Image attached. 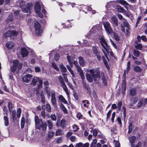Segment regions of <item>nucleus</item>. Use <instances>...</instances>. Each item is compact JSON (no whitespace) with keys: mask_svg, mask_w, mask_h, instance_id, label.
Instances as JSON below:
<instances>
[{"mask_svg":"<svg viewBox=\"0 0 147 147\" xmlns=\"http://www.w3.org/2000/svg\"><path fill=\"white\" fill-rule=\"evenodd\" d=\"M90 75L86 74V77L88 81L90 82H91L94 79L95 81L97 79L100 78V74L98 71L95 69H90L89 71Z\"/></svg>","mask_w":147,"mask_h":147,"instance_id":"f257e3e1","label":"nucleus"},{"mask_svg":"<svg viewBox=\"0 0 147 147\" xmlns=\"http://www.w3.org/2000/svg\"><path fill=\"white\" fill-rule=\"evenodd\" d=\"M34 120L36 125V128L39 129L42 128L43 131H45L47 128V125L46 123H43L41 119H39L38 116H36Z\"/></svg>","mask_w":147,"mask_h":147,"instance_id":"f03ea898","label":"nucleus"},{"mask_svg":"<svg viewBox=\"0 0 147 147\" xmlns=\"http://www.w3.org/2000/svg\"><path fill=\"white\" fill-rule=\"evenodd\" d=\"M25 3L23 1H21L20 4V6L22 9V11L26 13H30L31 9L32 7V4L30 3H28L26 5H24L23 4Z\"/></svg>","mask_w":147,"mask_h":147,"instance_id":"7ed1b4c3","label":"nucleus"},{"mask_svg":"<svg viewBox=\"0 0 147 147\" xmlns=\"http://www.w3.org/2000/svg\"><path fill=\"white\" fill-rule=\"evenodd\" d=\"M100 43L101 44L102 46L105 50L107 53L105 52V51L102 49V51L104 53L105 56L106 57H107V54L109 53V50L108 49V45L107 42L103 38H101L100 39Z\"/></svg>","mask_w":147,"mask_h":147,"instance_id":"20e7f679","label":"nucleus"},{"mask_svg":"<svg viewBox=\"0 0 147 147\" xmlns=\"http://www.w3.org/2000/svg\"><path fill=\"white\" fill-rule=\"evenodd\" d=\"M103 24L107 33L109 35H111L113 33L112 28L109 22H104L103 23Z\"/></svg>","mask_w":147,"mask_h":147,"instance_id":"39448f33","label":"nucleus"},{"mask_svg":"<svg viewBox=\"0 0 147 147\" xmlns=\"http://www.w3.org/2000/svg\"><path fill=\"white\" fill-rule=\"evenodd\" d=\"M18 34V32L14 30H9L7 31L5 34L6 37H10L13 39L15 38Z\"/></svg>","mask_w":147,"mask_h":147,"instance_id":"423d86ee","label":"nucleus"},{"mask_svg":"<svg viewBox=\"0 0 147 147\" xmlns=\"http://www.w3.org/2000/svg\"><path fill=\"white\" fill-rule=\"evenodd\" d=\"M34 27L35 30V32L37 35H40L42 30L40 29V23L37 21L34 22Z\"/></svg>","mask_w":147,"mask_h":147,"instance_id":"0eeeda50","label":"nucleus"},{"mask_svg":"<svg viewBox=\"0 0 147 147\" xmlns=\"http://www.w3.org/2000/svg\"><path fill=\"white\" fill-rule=\"evenodd\" d=\"M32 75L29 74H26L22 78V79L23 81L26 83L28 82L32 78Z\"/></svg>","mask_w":147,"mask_h":147,"instance_id":"6e6552de","label":"nucleus"},{"mask_svg":"<svg viewBox=\"0 0 147 147\" xmlns=\"http://www.w3.org/2000/svg\"><path fill=\"white\" fill-rule=\"evenodd\" d=\"M13 66L18 68L19 69H20L22 66V64L20 63H19V61L18 60H15L13 61Z\"/></svg>","mask_w":147,"mask_h":147,"instance_id":"1a4fd4ad","label":"nucleus"},{"mask_svg":"<svg viewBox=\"0 0 147 147\" xmlns=\"http://www.w3.org/2000/svg\"><path fill=\"white\" fill-rule=\"evenodd\" d=\"M136 140V137L135 136H131L129 138V141L131 143V147H139V145L140 144L139 143H138V144H137L135 147H134V144H133L134 143Z\"/></svg>","mask_w":147,"mask_h":147,"instance_id":"9d476101","label":"nucleus"},{"mask_svg":"<svg viewBox=\"0 0 147 147\" xmlns=\"http://www.w3.org/2000/svg\"><path fill=\"white\" fill-rule=\"evenodd\" d=\"M20 53L22 57H24L28 55V51L26 48H22L21 49Z\"/></svg>","mask_w":147,"mask_h":147,"instance_id":"9b49d317","label":"nucleus"},{"mask_svg":"<svg viewBox=\"0 0 147 147\" xmlns=\"http://www.w3.org/2000/svg\"><path fill=\"white\" fill-rule=\"evenodd\" d=\"M111 22L114 27L117 26L118 25L117 19L116 17H113L111 18Z\"/></svg>","mask_w":147,"mask_h":147,"instance_id":"f8f14e48","label":"nucleus"},{"mask_svg":"<svg viewBox=\"0 0 147 147\" xmlns=\"http://www.w3.org/2000/svg\"><path fill=\"white\" fill-rule=\"evenodd\" d=\"M98 47L96 46H94L92 47V51L94 54L97 55V54H100V51L98 50Z\"/></svg>","mask_w":147,"mask_h":147,"instance_id":"ddd939ff","label":"nucleus"},{"mask_svg":"<svg viewBox=\"0 0 147 147\" xmlns=\"http://www.w3.org/2000/svg\"><path fill=\"white\" fill-rule=\"evenodd\" d=\"M130 69V62L129 61H128L127 63V66L126 70L124 71L123 76L124 77H125L126 73H128Z\"/></svg>","mask_w":147,"mask_h":147,"instance_id":"4468645a","label":"nucleus"},{"mask_svg":"<svg viewBox=\"0 0 147 147\" xmlns=\"http://www.w3.org/2000/svg\"><path fill=\"white\" fill-rule=\"evenodd\" d=\"M79 59V63L80 65L82 66H84L85 64V61L84 58L81 56L79 57L78 58Z\"/></svg>","mask_w":147,"mask_h":147,"instance_id":"2eb2a0df","label":"nucleus"},{"mask_svg":"<svg viewBox=\"0 0 147 147\" xmlns=\"http://www.w3.org/2000/svg\"><path fill=\"white\" fill-rule=\"evenodd\" d=\"M83 85L85 88V90H86L87 92H90V88L88 84L85 82L84 80L82 81Z\"/></svg>","mask_w":147,"mask_h":147,"instance_id":"dca6fc26","label":"nucleus"},{"mask_svg":"<svg viewBox=\"0 0 147 147\" xmlns=\"http://www.w3.org/2000/svg\"><path fill=\"white\" fill-rule=\"evenodd\" d=\"M40 80V78L36 77H35L32 79V82L31 83V84L33 86H35L36 85V83Z\"/></svg>","mask_w":147,"mask_h":147,"instance_id":"f3484780","label":"nucleus"},{"mask_svg":"<svg viewBox=\"0 0 147 147\" xmlns=\"http://www.w3.org/2000/svg\"><path fill=\"white\" fill-rule=\"evenodd\" d=\"M36 12L40 11L41 10L40 5L38 3H36L35 6Z\"/></svg>","mask_w":147,"mask_h":147,"instance_id":"a211bd4d","label":"nucleus"},{"mask_svg":"<svg viewBox=\"0 0 147 147\" xmlns=\"http://www.w3.org/2000/svg\"><path fill=\"white\" fill-rule=\"evenodd\" d=\"M63 83V84H62L61 86L63 87V89L66 92L67 95L68 96L69 94V93L68 91L67 87L65 83Z\"/></svg>","mask_w":147,"mask_h":147,"instance_id":"6ab92c4d","label":"nucleus"},{"mask_svg":"<svg viewBox=\"0 0 147 147\" xmlns=\"http://www.w3.org/2000/svg\"><path fill=\"white\" fill-rule=\"evenodd\" d=\"M138 100V97H133L130 99V103L132 104H135L136 103Z\"/></svg>","mask_w":147,"mask_h":147,"instance_id":"aec40b11","label":"nucleus"},{"mask_svg":"<svg viewBox=\"0 0 147 147\" xmlns=\"http://www.w3.org/2000/svg\"><path fill=\"white\" fill-rule=\"evenodd\" d=\"M13 46L12 42H7L6 44V47L8 49H11Z\"/></svg>","mask_w":147,"mask_h":147,"instance_id":"412c9836","label":"nucleus"},{"mask_svg":"<svg viewBox=\"0 0 147 147\" xmlns=\"http://www.w3.org/2000/svg\"><path fill=\"white\" fill-rule=\"evenodd\" d=\"M47 125L49 129H52L53 126V123L52 121L51 120L47 121Z\"/></svg>","mask_w":147,"mask_h":147,"instance_id":"4be33fe9","label":"nucleus"},{"mask_svg":"<svg viewBox=\"0 0 147 147\" xmlns=\"http://www.w3.org/2000/svg\"><path fill=\"white\" fill-rule=\"evenodd\" d=\"M116 8L119 12L123 13L125 12L124 9L119 5L117 6Z\"/></svg>","mask_w":147,"mask_h":147,"instance_id":"5701e85b","label":"nucleus"},{"mask_svg":"<svg viewBox=\"0 0 147 147\" xmlns=\"http://www.w3.org/2000/svg\"><path fill=\"white\" fill-rule=\"evenodd\" d=\"M143 99H140L138 102L137 106L138 107H140L142 106L143 104Z\"/></svg>","mask_w":147,"mask_h":147,"instance_id":"b1692460","label":"nucleus"},{"mask_svg":"<svg viewBox=\"0 0 147 147\" xmlns=\"http://www.w3.org/2000/svg\"><path fill=\"white\" fill-rule=\"evenodd\" d=\"M134 69L135 71L138 72H140L142 70V69L139 66H137L134 67Z\"/></svg>","mask_w":147,"mask_h":147,"instance_id":"393cba45","label":"nucleus"},{"mask_svg":"<svg viewBox=\"0 0 147 147\" xmlns=\"http://www.w3.org/2000/svg\"><path fill=\"white\" fill-rule=\"evenodd\" d=\"M4 120L5 125L6 126H8L9 124V122L7 117L6 116H4Z\"/></svg>","mask_w":147,"mask_h":147,"instance_id":"a878e982","label":"nucleus"},{"mask_svg":"<svg viewBox=\"0 0 147 147\" xmlns=\"http://www.w3.org/2000/svg\"><path fill=\"white\" fill-rule=\"evenodd\" d=\"M65 121L64 119H62L60 122V126L63 129L65 128Z\"/></svg>","mask_w":147,"mask_h":147,"instance_id":"bb28decb","label":"nucleus"},{"mask_svg":"<svg viewBox=\"0 0 147 147\" xmlns=\"http://www.w3.org/2000/svg\"><path fill=\"white\" fill-rule=\"evenodd\" d=\"M119 1V3L122 5L127 6H128L129 5V4L126 1L124 0H120Z\"/></svg>","mask_w":147,"mask_h":147,"instance_id":"cd10ccee","label":"nucleus"},{"mask_svg":"<svg viewBox=\"0 0 147 147\" xmlns=\"http://www.w3.org/2000/svg\"><path fill=\"white\" fill-rule=\"evenodd\" d=\"M45 90L48 89L49 85V83L48 81H46L44 82Z\"/></svg>","mask_w":147,"mask_h":147,"instance_id":"c85d7f7f","label":"nucleus"},{"mask_svg":"<svg viewBox=\"0 0 147 147\" xmlns=\"http://www.w3.org/2000/svg\"><path fill=\"white\" fill-rule=\"evenodd\" d=\"M12 119L13 121L16 120V112L15 111H13L11 115Z\"/></svg>","mask_w":147,"mask_h":147,"instance_id":"c756f323","label":"nucleus"},{"mask_svg":"<svg viewBox=\"0 0 147 147\" xmlns=\"http://www.w3.org/2000/svg\"><path fill=\"white\" fill-rule=\"evenodd\" d=\"M25 124V118L24 117H22L21 120V128L22 129L24 127Z\"/></svg>","mask_w":147,"mask_h":147,"instance_id":"7c9ffc66","label":"nucleus"},{"mask_svg":"<svg viewBox=\"0 0 147 147\" xmlns=\"http://www.w3.org/2000/svg\"><path fill=\"white\" fill-rule=\"evenodd\" d=\"M130 93L131 95L135 96L136 94V92L135 89H132L130 90Z\"/></svg>","mask_w":147,"mask_h":147,"instance_id":"2f4dec72","label":"nucleus"},{"mask_svg":"<svg viewBox=\"0 0 147 147\" xmlns=\"http://www.w3.org/2000/svg\"><path fill=\"white\" fill-rule=\"evenodd\" d=\"M123 24L124 26L129 28V25L128 22L124 18L123 19Z\"/></svg>","mask_w":147,"mask_h":147,"instance_id":"473e14b6","label":"nucleus"},{"mask_svg":"<svg viewBox=\"0 0 147 147\" xmlns=\"http://www.w3.org/2000/svg\"><path fill=\"white\" fill-rule=\"evenodd\" d=\"M13 20V18L12 16L10 15L8 17L7 19L6 20V22L7 23H8L9 22L12 21Z\"/></svg>","mask_w":147,"mask_h":147,"instance_id":"72a5a7b5","label":"nucleus"},{"mask_svg":"<svg viewBox=\"0 0 147 147\" xmlns=\"http://www.w3.org/2000/svg\"><path fill=\"white\" fill-rule=\"evenodd\" d=\"M91 131L92 133L93 132V135L94 136L96 137L98 134V131L96 129H93V130H91Z\"/></svg>","mask_w":147,"mask_h":147,"instance_id":"f704fd0d","label":"nucleus"},{"mask_svg":"<svg viewBox=\"0 0 147 147\" xmlns=\"http://www.w3.org/2000/svg\"><path fill=\"white\" fill-rule=\"evenodd\" d=\"M122 111L123 112V115L124 117L125 118L126 117V109L124 106H123L122 107Z\"/></svg>","mask_w":147,"mask_h":147,"instance_id":"c9c22d12","label":"nucleus"},{"mask_svg":"<svg viewBox=\"0 0 147 147\" xmlns=\"http://www.w3.org/2000/svg\"><path fill=\"white\" fill-rule=\"evenodd\" d=\"M12 104L11 102H9L8 103V107L9 112H11L12 111Z\"/></svg>","mask_w":147,"mask_h":147,"instance_id":"e433bc0d","label":"nucleus"},{"mask_svg":"<svg viewBox=\"0 0 147 147\" xmlns=\"http://www.w3.org/2000/svg\"><path fill=\"white\" fill-rule=\"evenodd\" d=\"M52 66L56 70L58 71H59V69L57 67V65L54 62H53L52 64Z\"/></svg>","mask_w":147,"mask_h":147,"instance_id":"4c0bfd02","label":"nucleus"},{"mask_svg":"<svg viewBox=\"0 0 147 147\" xmlns=\"http://www.w3.org/2000/svg\"><path fill=\"white\" fill-rule=\"evenodd\" d=\"M60 68L61 69L62 71L63 72H65L67 70L66 68L63 65H60Z\"/></svg>","mask_w":147,"mask_h":147,"instance_id":"58836bf2","label":"nucleus"},{"mask_svg":"<svg viewBox=\"0 0 147 147\" xmlns=\"http://www.w3.org/2000/svg\"><path fill=\"white\" fill-rule=\"evenodd\" d=\"M82 103H84V106L85 107H88V106L86 104H89V102L88 100H83L82 101Z\"/></svg>","mask_w":147,"mask_h":147,"instance_id":"ea45409f","label":"nucleus"},{"mask_svg":"<svg viewBox=\"0 0 147 147\" xmlns=\"http://www.w3.org/2000/svg\"><path fill=\"white\" fill-rule=\"evenodd\" d=\"M46 109L47 111L50 112L51 111V107L50 105L48 104H47L46 105Z\"/></svg>","mask_w":147,"mask_h":147,"instance_id":"a19ab883","label":"nucleus"},{"mask_svg":"<svg viewBox=\"0 0 147 147\" xmlns=\"http://www.w3.org/2000/svg\"><path fill=\"white\" fill-rule=\"evenodd\" d=\"M39 84L37 85V87L38 89H40L42 87V80L40 79L38 81Z\"/></svg>","mask_w":147,"mask_h":147,"instance_id":"79ce46f5","label":"nucleus"},{"mask_svg":"<svg viewBox=\"0 0 147 147\" xmlns=\"http://www.w3.org/2000/svg\"><path fill=\"white\" fill-rule=\"evenodd\" d=\"M51 98H56L55 92V91L53 90H52L51 91Z\"/></svg>","mask_w":147,"mask_h":147,"instance_id":"37998d69","label":"nucleus"},{"mask_svg":"<svg viewBox=\"0 0 147 147\" xmlns=\"http://www.w3.org/2000/svg\"><path fill=\"white\" fill-rule=\"evenodd\" d=\"M54 133L53 131H50L49 132L48 134V137L49 138H51L54 136Z\"/></svg>","mask_w":147,"mask_h":147,"instance_id":"c03bdc74","label":"nucleus"},{"mask_svg":"<svg viewBox=\"0 0 147 147\" xmlns=\"http://www.w3.org/2000/svg\"><path fill=\"white\" fill-rule=\"evenodd\" d=\"M62 131L59 129H58L55 132V135L56 136H60L62 134Z\"/></svg>","mask_w":147,"mask_h":147,"instance_id":"a18cd8bd","label":"nucleus"},{"mask_svg":"<svg viewBox=\"0 0 147 147\" xmlns=\"http://www.w3.org/2000/svg\"><path fill=\"white\" fill-rule=\"evenodd\" d=\"M113 35L115 39L116 40L118 41L119 40V38L117 34L115 32H113Z\"/></svg>","mask_w":147,"mask_h":147,"instance_id":"49530a36","label":"nucleus"},{"mask_svg":"<svg viewBox=\"0 0 147 147\" xmlns=\"http://www.w3.org/2000/svg\"><path fill=\"white\" fill-rule=\"evenodd\" d=\"M122 105V102L119 101L117 105V107L118 110L119 111H120L121 109V106Z\"/></svg>","mask_w":147,"mask_h":147,"instance_id":"de8ad7c7","label":"nucleus"},{"mask_svg":"<svg viewBox=\"0 0 147 147\" xmlns=\"http://www.w3.org/2000/svg\"><path fill=\"white\" fill-rule=\"evenodd\" d=\"M21 110L20 108L18 109L17 110V116L19 118L20 116Z\"/></svg>","mask_w":147,"mask_h":147,"instance_id":"09e8293b","label":"nucleus"},{"mask_svg":"<svg viewBox=\"0 0 147 147\" xmlns=\"http://www.w3.org/2000/svg\"><path fill=\"white\" fill-rule=\"evenodd\" d=\"M134 54L135 56L136 57H138L140 54L139 51L136 50L134 51Z\"/></svg>","mask_w":147,"mask_h":147,"instance_id":"8fccbe9b","label":"nucleus"},{"mask_svg":"<svg viewBox=\"0 0 147 147\" xmlns=\"http://www.w3.org/2000/svg\"><path fill=\"white\" fill-rule=\"evenodd\" d=\"M58 79L61 84H63V83H65L63 77L61 76H59V77Z\"/></svg>","mask_w":147,"mask_h":147,"instance_id":"3c124183","label":"nucleus"},{"mask_svg":"<svg viewBox=\"0 0 147 147\" xmlns=\"http://www.w3.org/2000/svg\"><path fill=\"white\" fill-rule=\"evenodd\" d=\"M17 68V67L13 66L10 68V70L12 72L14 73L16 71Z\"/></svg>","mask_w":147,"mask_h":147,"instance_id":"603ef678","label":"nucleus"},{"mask_svg":"<svg viewBox=\"0 0 147 147\" xmlns=\"http://www.w3.org/2000/svg\"><path fill=\"white\" fill-rule=\"evenodd\" d=\"M51 101L52 104L54 106H55L56 104V98H51Z\"/></svg>","mask_w":147,"mask_h":147,"instance_id":"864d4df0","label":"nucleus"},{"mask_svg":"<svg viewBox=\"0 0 147 147\" xmlns=\"http://www.w3.org/2000/svg\"><path fill=\"white\" fill-rule=\"evenodd\" d=\"M135 47L137 49L140 50L142 49V47L141 44H138L137 45H136Z\"/></svg>","mask_w":147,"mask_h":147,"instance_id":"5fc2aeb1","label":"nucleus"},{"mask_svg":"<svg viewBox=\"0 0 147 147\" xmlns=\"http://www.w3.org/2000/svg\"><path fill=\"white\" fill-rule=\"evenodd\" d=\"M73 129H75L74 130V132H76V131L78 130L79 129L78 126L76 125H73Z\"/></svg>","mask_w":147,"mask_h":147,"instance_id":"6e6d98bb","label":"nucleus"},{"mask_svg":"<svg viewBox=\"0 0 147 147\" xmlns=\"http://www.w3.org/2000/svg\"><path fill=\"white\" fill-rule=\"evenodd\" d=\"M112 112V111L111 110H110L108 112L107 114V120L109 118L110 115H111V113Z\"/></svg>","mask_w":147,"mask_h":147,"instance_id":"4d7b16f0","label":"nucleus"},{"mask_svg":"<svg viewBox=\"0 0 147 147\" xmlns=\"http://www.w3.org/2000/svg\"><path fill=\"white\" fill-rule=\"evenodd\" d=\"M51 118L53 121H55L56 120V117L55 114L52 115L51 116Z\"/></svg>","mask_w":147,"mask_h":147,"instance_id":"13d9d810","label":"nucleus"},{"mask_svg":"<svg viewBox=\"0 0 147 147\" xmlns=\"http://www.w3.org/2000/svg\"><path fill=\"white\" fill-rule=\"evenodd\" d=\"M79 75H80V76L81 78L82 79V81L84 80V75L83 74V72H80V73H79Z\"/></svg>","mask_w":147,"mask_h":147,"instance_id":"bf43d9fd","label":"nucleus"},{"mask_svg":"<svg viewBox=\"0 0 147 147\" xmlns=\"http://www.w3.org/2000/svg\"><path fill=\"white\" fill-rule=\"evenodd\" d=\"M77 69V70L78 71L79 73H80V72H82L83 71L81 69V67L79 65L77 67H76Z\"/></svg>","mask_w":147,"mask_h":147,"instance_id":"052dcab7","label":"nucleus"},{"mask_svg":"<svg viewBox=\"0 0 147 147\" xmlns=\"http://www.w3.org/2000/svg\"><path fill=\"white\" fill-rule=\"evenodd\" d=\"M115 115V112H114L112 114V117L111 119L112 122L113 123L114 121V119Z\"/></svg>","mask_w":147,"mask_h":147,"instance_id":"680f3d73","label":"nucleus"},{"mask_svg":"<svg viewBox=\"0 0 147 147\" xmlns=\"http://www.w3.org/2000/svg\"><path fill=\"white\" fill-rule=\"evenodd\" d=\"M59 55L58 54L56 53L55 56V59L56 61H57L59 59Z\"/></svg>","mask_w":147,"mask_h":147,"instance_id":"e2e57ef3","label":"nucleus"},{"mask_svg":"<svg viewBox=\"0 0 147 147\" xmlns=\"http://www.w3.org/2000/svg\"><path fill=\"white\" fill-rule=\"evenodd\" d=\"M9 79L13 81L14 80V79L13 77V74L11 73L9 74Z\"/></svg>","mask_w":147,"mask_h":147,"instance_id":"0e129e2a","label":"nucleus"},{"mask_svg":"<svg viewBox=\"0 0 147 147\" xmlns=\"http://www.w3.org/2000/svg\"><path fill=\"white\" fill-rule=\"evenodd\" d=\"M67 85L72 90H73L74 88L73 87L72 85L69 82H68L67 83Z\"/></svg>","mask_w":147,"mask_h":147,"instance_id":"69168bd1","label":"nucleus"},{"mask_svg":"<svg viewBox=\"0 0 147 147\" xmlns=\"http://www.w3.org/2000/svg\"><path fill=\"white\" fill-rule=\"evenodd\" d=\"M59 99L60 101L62 102L64 99H65V98L63 96L60 95L59 96Z\"/></svg>","mask_w":147,"mask_h":147,"instance_id":"338daca9","label":"nucleus"},{"mask_svg":"<svg viewBox=\"0 0 147 147\" xmlns=\"http://www.w3.org/2000/svg\"><path fill=\"white\" fill-rule=\"evenodd\" d=\"M83 144L82 143H79L77 144L76 146V147H82Z\"/></svg>","mask_w":147,"mask_h":147,"instance_id":"774afa93","label":"nucleus"}]
</instances>
